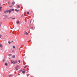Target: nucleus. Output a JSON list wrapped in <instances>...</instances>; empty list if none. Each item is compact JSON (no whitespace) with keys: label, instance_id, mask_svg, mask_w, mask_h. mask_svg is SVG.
I'll return each mask as SVG.
<instances>
[{"label":"nucleus","instance_id":"obj_26","mask_svg":"<svg viewBox=\"0 0 77 77\" xmlns=\"http://www.w3.org/2000/svg\"><path fill=\"white\" fill-rule=\"evenodd\" d=\"M0 38H2V35L0 34Z\"/></svg>","mask_w":77,"mask_h":77},{"label":"nucleus","instance_id":"obj_7","mask_svg":"<svg viewBox=\"0 0 77 77\" xmlns=\"http://www.w3.org/2000/svg\"><path fill=\"white\" fill-rule=\"evenodd\" d=\"M16 23L17 24H19V23H20V22H19V21L17 20V21Z\"/></svg>","mask_w":77,"mask_h":77},{"label":"nucleus","instance_id":"obj_20","mask_svg":"<svg viewBox=\"0 0 77 77\" xmlns=\"http://www.w3.org/2000/svg\"><path fill=\"white\" fill-rule=\"evenodd\" d=\"M26 35H28V33H27V32H26Z\"/></svg>","mask_w":77,"mask_h":77},{"label":"nucleus","instance_id":"obj_6","mask_svg":"<svg viewBox=\"0 0 77 77\" xmlns=\"http://www.w3.org/2000/svg\"><path fill=\"white\" fill-rule=\"evenodd\" d=\"M8 56H12V54H9Z\"/></svg>","mask_w":77,"mask_h":77},{"label":"nucleus","instance_id":"obj_34","mask_svg":"<svg viewBox=\"0 0 77 77\" xmlns=\"http://www.w3.org/2000/svg\"><path fill=\"white\" fill-rule=\"evenodd\" d=\"M0 24H2V22H0Z\"/></svg>","mask_w":77,"mask_h":77},{"label":"nucleus","instance_id":"obj_18","mask_svg":"<svg viewBox=\"0 0 77 77\" xmlns=\"http://www.w3.org/2000/svg\"><path fill=\"white\" fill-rule=\"evenodd\" d=\"M27 67V66H25L24 68H26Z\"/></svg>","mask_w":77,"mask_h":77},{"label":"nucleus","instance_id":"obj_37","mask_svg":"<svg viewBox=\"0 0 77 77\" xmlns=\"http://www.w3.org/2000/svg\"><path fill=\"white\" fill-rule=\"evenodd\" d=\"M6 17H5V18H4V19H6Z\"/></svg>","mask_w":77,"mask_h":77},{"label":"nucleus","instance_id":"obj_33","mask_svg":"<svg viewBox=\"0 0 77 77\" xmlns=\"http://www.w3.org/2000/svg\"><path fill=\"white\" fill-rule=\"evenodd\" d=\"M31 29H33V27H31Z\"/></svg>","mask_w":77,"mask_h":77},{"label":"nucleus","instance_id":"obj_1","mask_svg":"<svg viewBox=\"0 0 77 77\" xmlns=\"http://www.w3.org/2000/svg\"><path fill=\"white\" fill-rule=\"evenodd\" d=\"M9 13V14H11V11L10 9V10H7L4 11V13Z\"/></svg>","mask_w":77,"mask_h":77},{"label":"nucleus","instance_id":"obj_39","mask_svg":"<svg viewBox=\"0 0 77 77\" xmlns=\"http://www.w3.org/2000/svg\"><path fill=\"white\" fill-rule=\"evenodd\" d=\"M28 42H29V41H28Z\"/></svg>","mask_w":77,"mask_h":77},{"label":"nucleus","instance_id":"obj_24","mask_svg":"<svg viewBox=\"0 0 77 77\" xmlns=\"http://www.w3.org/2000/svg\"><path fill=\"white\" fill-rule=\"evenodd\" d=\"M13 48H15V46H13Z\"/></svg>","mask_w":77,"mask_h":77},{"label":"nucleus","instance_id":"obj_41","mask_svg":"<svg viewBox=\"0 0 77 77\" xmlns=\"http://www.w3.org/2000/svg\"><path fill=\"white\" fill-rule=\"evenodd\" d=\"M23 70H24V69H23Z\"/></svg>","mask_w":77,"mask_h":77},{"label":"nucleus","instance_id":"obj_36","mask_svg":"<svg viewBox=\"0 0 77 77\" xmlns=\"http://www.w3.org/2000/svg\"><path fill=\"white\" fill-rule=\"evenodd\" d=\"M9 4H9V2H8V5H9Z\"/></svg>","mask_w":77,"mask_h":77},{"label":"nucleus","instance_id":"obj_22","mask_svg":"<svg viewBox=\"0 0 77 77\" xmlns=\"http://www.w3.org/2000/svg\"><path fill=\"white\" fill-rule=\"evenodd\" d=\"M15 62L16 63H18V61H15Z\"/></svg>","mask_w":77,"mask_h":77},{"label":"nucleus","instance_id":"obj_14","mask_svg":"<svg viewBox=\"0 0 77 77\" xmlns=\"http://www.w3.org/2000/svg\"><path fill=\"white\" fill-rule=\"evenodd\" d=\"M16 63H15V61H14H14L13 63V64H14V65H15V64Z\"/></svg>","mask_w":77,"mask_h":77},{"label":"nucleus","instance_id":"obj_10","mask_svg":"<svg viewBox=\"0 0 77 77\" xmlns=\"http://www.w3.org/2000/svg\"><path fill=\"white\" fill-rule=\"evenodd\" d=\"M5 65L6 66H8V63H6L5 64Z\"/></svg>","mask_w":77,"mask_h":77},{"label":"nucleus","instance_id":"obj_15","mask_svg":"<svg viewBox=\"0 0 77 77\" xmlns=\"http://www.w3.org/2000/svg\"><path fill=\"white\" fill-rule=\"evenodd\" d=\"M8 44H10L11 43V42L8 41Z\"/></svg>","mask_w":77,"mask_h":77},{"label":"nucleus","instance_id":"obj_5","mask_svg":"<svg viewBox=\"0 0 77 77\" xmlns=\"http://www.w3.org/2000/svg\"><path fill=\"white\" fill-rule=\"evenodd\" d=\"M17 8H20V6L19 5H17Z\"/></svg>","mask_w":77,"mask_h":77},{"label":"nucleus","instance_id":"obj_8","mask_svg":"<svg viewBox=\"0 0 77 77\" xmlns=\"http://www.w3.org/2000/svg\"><path fill=\"white\" fill-rule=\"evenodd\" d=\"M15 11H16V12H19V10L17 9H15Z\"/></svg>","mask_w":77,"mask_h":77},{"label":"nucleus","instance_id":"obj_4","mask_svg":"<svg viewBox=\"0 0 77 77\" xmlns=\"http://www.w3.org/2000/svg\"><path fill=\"white\" fill-rule=\"evenodd\" d=\"M14 60H11V63H14Z\"/></svg>","mask_w":77,"mask_h":77},{"label":"nucleus","instance_id":"obj_25","mask_svg":"<svg viewBox=\"0 0 77 77\" xmlns=\"http://www.w3.org/2000/svg\"><path fill=\"white\" fill-rule=\"evenodd\" d=\"M20 72H21V71H23V69L20 70Z\"/></svg>","mask_w":77,"mask_h":77},{"label":"nucleus","instance_id":"obj_29","mask_svg":"<svg viewBox=\"0 0 77 77\" xmlns=\"http://www.w3.org/2000/svg\"><path fill=\"white\" fill-rule=\"evenodd\" d=\"M29 74H27V76H29Z\"/></svg>","mask_w":77,"mask_h":77},{"label":"nucleus","instance_id":"obj_27","mask_svg":"<svg viewBox=\"0 0 77 77\" xmlns=\"http://www.w3.org/2000/svg\"><path fill=\"white\" fill-rule=\"evenodd\" d=\"M5 61V59H4L3 60V62H4Z\"/></svg>","mask_w":77,"mask_h":77},{"label":"nucleus","instance_id":"obj_12","mask_svg":"<svg viewBox=\"0 0 77 77\" xmlns=\"http://www.w3.org/2000/svg\"><path fill=\"white\" fill-rule=\"evenodd\" d=\"M2 47H3V46L2 45V44H0V47H1V48H2Z\"/></svg>","mask_w":77,"mask_h":77},{"label":"nucleus","instance_id":"obj_3","mask_svg":"<svg viewBox=\"0 0 77 77\" xmlns=\"http://www.w3.org/2000/svg\"><path fill=\"white\" fill-rule=\"evenodd\" d=\"M10 9V10L11 11V12H12V11H14V8H12Z\"/></svg>","mask_w":77,"mask_h":77},{"label":"nucleus","instance_id":"obj_23","mask_svg":"<svg viewBox=\"0 0 77 77\" xmlns=\"http://www.w3.org/2000/svg\"><path fill=\"white\" fill-rule=\"evenodd\" d=\"M15 18H12V20H15Z\"/></svg>","mask_w":77,"mask_h":77},{"label":"nucleus","instance_id":"obj_11","mask_svg":"<svg viewBox=\"0 0 77 77\" xmlns=\"http://www.w3.org/2000/svg\"><path fill=\"white\" fill-rule=\"evenodd\" d=\"M22 73H23V74H24V73H25V71H22Z\"/></svg>","mask_w":77,"mask_h":77},{"label":"nucleus","instance_id":"obj_32","mask_svg":"<svg viewBox=\"0 0 77 77\" xmlns=\"http://www.w3.org/2000/svg\"><path fill=\"white\" fill-rule=\"evenodd\" d=\"M12 76V75H9V77H11Z\"/></svg>","mask_w":77,"mask_h":77},{"label":"nucleus","instance_id":"obj_9","mask_svg":"<svg viewBox=\"0 0 77 77\" xmlns=\"http://www.w3.org/2000/svg\"><path fill=\"white\" fill-rule=\"evenodd\" d=\"M12 57L13 58H15V55H13L12 56Z\"/></svg>","mask_w":77,"mask_h":77},{"label":"nucleus","instance_id":"obj_30","mask_svg":"<svg viewBox=\"0 0 77 77\" xmlns=\"http://www.w3.org/2000/svg\"><path fill=\"white\" fill-rule=\"evenodd\" d=\"M7 18H8V19H9V18H11V17H10V18L7 17Z\"/></svg>","mask_w":77,"mask_h":77},{"label":"nucleus","instance_id":"obj_17","mask_svg":"<svg viewBox=\"0 0 77 77\" xmlns=\"http://www.w3.org/2000/svg\"><path fill=\"white\" fill-rule=\"evenodd\" d=\"M13 6V5H11L10 6V8H11V7H12Z\"/></svg>","mask_w":77,"mask_h":77},{"label":"nucleus","instance_id":"obj_16","mask_svg":"<svg viewBox=\"0 0 77 77\" xmlns=\"http://www.w3.org/2000/svg\"><path fill=\"white\" fill-rule=\"evenodd\" d=\"M27 14L29 15V12H27Z\"/></svg>","mask_w":77,"mask_h":77},{"label":"nucleus","instance_id":"obj_19","mask_svg":"<svg viewBox=\"0 0 77 77\" xmlns=\"http://www.w3.org/2000/svg\"><path fill=\"white\" fill-rule=\"evenodd\" d=\"M4 17H8V16H7V15H5L4 16Z\"/></svg>","mask_w":77,"mask_h":77},{"label":"nucleus","instance_id":"obj_31","mask_svg":"<svg viewBox=\"0 0 77 77\" xmlns=\"http://www.w3.org/2000/svg\"><path fill=\"white\" fill-rule=\"evenodd\" d=\"M12 52H14V51H12Z\"/></svg>","mask_w":77,"mask_h":77},{"label":"nucleus","instance_id":"obj_21","mask_svg":"<svg viewBox=\"0 0 77 77\" xmlns=\"http://www.w3.org/2000/svg\"><path fill=\"white\" fill-rule=\"evenodd\" d=\"M18 62H19V63H20V62H20V60H19V61H18Z\"/></svg>","mask_w":77,"mask_h":77},{"label":"nucleus","instance_id":"obj_13","mask_svg":"<svg viewBox=\"0 0 77 77\" xmlns=\"http://www.w3.org/2000/svg\"><path fill=\"white\" fill-rule=\"evenodd\" d=\"M12 4H13V5H15V2H12Z\"/></svg>","mask_w":77,"mask_h":77},{"label":"nucleus","instance_id":"obj_28","mask_svg":"<svg viewBox=\"0 0 77 77\" xmlns=\"http://www.w3.org/2000/svg\"><path fill=\"white\" fill-rule=\"evenodd\" d=\"M2 7H0V9H2Z\"/></svg>","mask_w":77,"mask_h":77},{"label":"nucleus","instance_id":"obj_38","mask_svg":"<svg viewBox=\"0 0 77 77\" xmlns=\"http://www.w3.org/2000/svg\"><path fill=\"white\" fill-rule=\"evenodd\" d=\"M0 11H2L1 9H0Z\"/></svg>","mask_w":77,"mask_h":77},{"label":"nucleus","instance_id":"obj_2","mask_svg":"<svg viewBox=\"0 0 77 77\" xmlns=\"http://www.w3.org/2000/svg\"><path fill=\"white\" fill-rule=\"evenodd\" d=\"M18 67H19V66L17 65V66L15 67V69L16 70H18Z\"/></svg>","mask_w":77,"mask_h":77},{"label":"nucleus","instance_id":"obj_42","mask_svg":"<svg viewBox=\"0 0 77 77\" xmlns=\"http://www.w3.org/2000/svg\"><path fill=\"white\" fill-rule=\"evenodd\" d=\"M22 16H23V15H22Z\"/></svg>","mask_w":77,"mask_h":77},{"label":"nucleus","instance_id":"obj_40","mask_svg":"<svg viewBox=\"0 0 77 77\" xmlns=\"http://www.w3.org/2000/svg\"><path fill=\"white\" fill-rule=\"evenodd\" d=\"M14 42V41H12V42Z\"/></svg>","mask_w":77,"mask_h":77},{"label":"nucleus","instance_id":"obj_35","mask_svg":"<svg viewBox=\"0 0 77 77\" xmlns=\"http://www.w3.org/2000/svg\"><path fill=\"white\" fill-rule=\"evenodd\" d=\"M0 27H2V25H1V24H0Z\"/></svg>","mask_w":77,"mask_h":77}]
</instances>
